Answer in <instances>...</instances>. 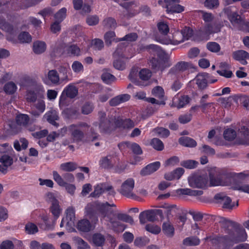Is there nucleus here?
I'll return each mask as SVG.
<instances>
[{"label": "nucleus", "instance_id": "f257e3e1", "mask_svg": "<svg viewBox=\"0 0 249 249\" xmlns=\"http://www.w3.org/2000/svg\"><path fill=\"white\" fill-rule=\"evenodd\" d=\"M113 207H115L113 203L110 204L107 202H102L97 201V212L100 215L102 223L108 226L110 224L114 230L122 231L125 229L124 226L112 217V216L115 215L112 209Z\"/></svg>", "mask_w": 249, "mask_h": 249}, {"label": "nucleus", "instance_id": "f03ea898", "mask_svg": "<svg viewBox=\"0 0 249 249\" xmlns=\"http://www.w3.org/2000/svg\"><path fill=\"white\" fill-rule=\"evenodd\" d=\"M151 48L154 50V56L157 57L152 58L150 60L151 66L154 69H163L170 65V63L168 62L169 57L163 50L155 45H151Z\"/></svg>", "mask_w": 249, "mask_h": 249}, {"label": "nucleus", "instance_id": "7ed1b4c3", "mask_svg": "<svg viewBox=\"0 0 249 249\" xmlns=\"http://www.w3.org/2000/svg\"><path fill=\"white\" fill-rule=\"evenodd\" d=\"M209 176V186H228L231 182L230 178H223L221 176L220 170L216 167H212L208 170Z\"/></svg>", "mask_w": 249, "mask_h": 249}, {"label": "nucleus", "instance_id": "20e7f679", "mask_svg": "<svg viewBox=\"0 0 249 249\" xmlns=\"http://www.w3.org/2000/svg\"><path fill=\"white\" fill-rule=\"evenodd\" d=\"M5 6L0 2V13L5 9ZM0 29L5 32L6 34L7 39L13 43H16L15 36L17 31L12 25L7 22L2 15L0 14Z\"/></svg>", "mask_w": 249, "mask_h": 249}, {"label": "nucleus", "instance_id": "39448f33", "mask_svg": "<svg viewBox=\"0 0 249 249\" xmlns=\"http://www.w3.org/2000/svg\"><path fill=\"white\" fill-rule=\"evenodd\" d=\"M89 127V125L87 123L81 122L70 125L68 127V130L70 132L73 141H83L85 135L81 129Z\"/></svg>", "mask_w": 249, "mask_h": 249}, {"label": "nucleus", "instance_id": "423d86ee", "mask_svg": "<svg viewBox=\"0 0 249 249\" xmlns=\"http://www.w3.org/2000/svg\"><path fill=\"white\" fill-rule=\"evenodd\" d=\"M99 116L100 118L99 128L101 132L107 133L117 127L115 123L116 121V118L111 120L106 119V113L103 112H100Z\"/></svg>", "mask_w": 249, "mask_h": 249}, {"label": "nucleus", "instance_id": "0eeeda50", "mask_svg": "<svg viewBox=\"0 0 249 249\" xmlns=\"http://www.w3.org/2000/svg\"><path fill=\"white\" fill-rule=\"evenodd\" d=\"M135 181L132 178L125 180L122 184L119 192L123 196L128 198H135L136 195L133 193Z\"/></svg>", "mask_w": 249, "mask_h": 249}, {"label": "nucleus", "instance_id": "6e6552de", "mask_svg": "<svg viewBox=\"0 0 249 249\" xmlns=\"http://www.w3.org/2000/svg\"><path fill=\"white\" fill-rule=\"evenodd\" d=\"M189 185L193 188H204L208 185V178L205 175H192L188 177Z\"/></svg>", "mask_w": 249, "mask_h": 249}, {"label": "nucleus", "instance_id": "1a4fd4ad", "mask_svg": "<svg viewBox=\"0 0 249 249\" xmlns=\"http://www.w3.org/2000/svg\"><path fill=\"white\" fill-rule=\"evenodd\" d=\"M52 174L53 180L59 186L65 187L68 193L71 195H74L76 189L74 185L68 183L56 171H53Z\"/></svg>", "mask_w": 249, "mask_h": 249}, {"label": "nucleus", "instance_id": "9d476101", "mask_svg": "<svg viewBox=\"0 0 249 249\" xmlns=\"http://www.w3.org/2000/svg\"><path fill=\"white\" fill-rule=\"evenodd\" d=\"M78 94V89L73 84H69L66 86L62 92V94L59 99V106L62 107L65 104L66 98L64 97L66 95L67 97L73 98Z\"/></svg>", "mask_w": 249, "mask_h": 249}, {"label": "nucleus", "instance_id": "9b49d317", "mask_svg": "<svg viewBox=\"0 0 249 249\" xmlns=\"http://www.w3.org/2000/svg\"><path fill=\"white\" fill-rule=\"evenodd\" d=\"M43 82L47 85H58L60 83V77L55 70L49 71L47 74L42 78Z\"/></svg>", "mask_w": 249, "mask_h": 249}, {"label": "nucleus", "instance_id": "f8f14e48", "mask_svg": "<svg viewBox=\"0 0 249 249\" xmlns=\"http://www.w3.org/2000/svg\"><path fill=\"white\" fill-rule=\"evenodd\" d=\"M91 220V223L89 220L86 219L79 221L77 224V228L79 231L84 232L90 231L95 227V224L98 221V218L97 217H94Z\"/></svg>", "mask_w": 249, "mask_h": 249}, {"label": "nucleus", "instance_id": "ddd939ff", "mask_svg": "<svg viewBox=\"0 0 249 249\" xmlns=\"http://www.w3.org/2000/svg\"><path fill=\"white\" fill-rule=\"evenodd\" d=\"M75 212V209L73 207H68L65 211L66 217L64 218L66 219V229L69 231H71L74 226Z\"/></svg>", "mask_w": 249, "mask_h": 249}, {"label": "nucleus", "instance_id": "4468645a", "mask_svg": "<svg viewBox=\"0 0 249 249\" xmlns=\"http://www.w3.org/2000/svg\"><path fill=\"white\" fill-rule=\"evenodd\" d=\"M158 41L164 44L177 45L185 41V39L183 35H182V31H177L173 33L172 39H159Z\"/></svg>", "mask_w": 249, "mask_h": 249}, {"label": "nucleus", "instance_id": "2eb2a0df", "mask_svg": "<svg viewBox=\"0 0 249 249\" xmlns=\"http://www.w3.org/2000/svg\"><path fill=\"white\" fill-rule=\"evenodd\" d=\"M225 13L231 24L238 28L243 21L241 17L237 12L231 11L229 8L225 10Z\"/></svg>", "mask_w": 249, "mask_h": 249}, {"label": "nucleus", "instance_id": "dca6fc26", "mask_svg": "<svg viewBox=\"0 0 249 249\" xmlns=\"http://www.w3.org/2000/svg\"><path fill=\"white\" fill-rule=\"evenodd\" d=\"M167 13H180L184 11V7L178 4L179 0H165Z\"/></svg>", "mask_w": 249, "mask_h": 249}, {"label": "nucleus", "instance_id": "f3484780", "mask_svg": "<svg viewBox=\"0 0 249 249\" xmlns=\"http://www.w3.org/2000/svg\"><path fill=\"white\" fill-rule=\"evenodd\" d=\"M217 203L223 204L225 208L231 209L234 207V203L231 202V198L223 194H217L214 196Z\"/></svg>", "mask_w": 249, "mask_h": 249}, {"label": "nucleus", "instance_id": "a211bd4d", "mask_svg": "<svg viewBox=\"0 0 249 249\" xmlns=\"http://www.w3.org/2000/svg\"><path fill=\"white\" fill-rule=\"evenodd\" d=\"M156 213L154 210H148L141 213L139 220L141 224H145L147 221H154L156 219Z\"/></svg>", "mask_w": 249, "mask_h": 249}, {"label": "nucleus", "instance_id": "6ab92c4d", "mask_svg": "<svg viewBox=\"0 0 249 249\" xmlns=\"http://www.w3.org/2000/svg\"><path fill=\"white\" fill-rule=\"evenodd\" d=\"M59 119L58 112L53 109L47 111L43 116L42 119L46 120L49 123L56 127H58V124L55 122Z\"/></svg>", "mask_w": 249, "mask_h": 249}, {"label": "nucleus", "instance_id": "aec40b11", "mask_svg": "<svg viewBox=\"0 0 249 249\" xmlns=\"http://www.w3.org/2000/svg\"><path fill=\"white\" fill-rule=\"evenodd\" d=\"M190 98L187 95L175 96L173 99L174 106L178 108L183 107L185 105L189 103Z\"/></svg>", "mask_w": 249, "mask_h": 249}, {"label": "nucleus", "instance_id": "412c9836", "mask_svg": "<svg viewBox=\"0 0 249 249\" xmlns=\"http://www.w3.org/2000/svg\"><path fill=\"white\" fill-rule=\"evenodd\" d=\"M85 211L86 215L90 219H93L97 212V201L88 204L85 207Z\"/></svg>", "mask_w": 249, "mask_h": 249}, {"label": "nucleus", "instance_id": "4be33fe9", "mask_svg": "<svg viewBox=\"0 0 249 249\" xmlns=\"http://www.w3.org/2000/svg\"><path fill=\"white\" fill-rule=\"evenodd\" d=\"M208 74L206 73H199L196 77L194 81L200 89H204L207 87Z\"/></svg>", "mask_w": 249, "mask_h": 249}, {"label": "nucleus", "instance_id": "5701e85b", "mask_svg": "<svg viewBox=\"0 0 249 249\" xmlns=\"http://www.w3.org/2000/svg\"><path fill=\"white\" fill-rule=\"evenodd\" d=\"M11 157H14V155L11 156L5 154L0 159V161L3 164V165H0V171L2 172H5L7 167L12 164L13 160Z\"/></svg>", "mask_w": 249, "mask_h": 249}, {"label": "nucleus", "instance_id": "b1692460", "mask_svg": "<svg viewBox=\"0 0 249 249\" xmlns=\"http://www.w3.org/2000/svg\"><path fill=\"white\" fill-rule=\"evenodd\" d=\"M97 125V124L96 123L93 124V126L91 127L90 130L87 132L86 134V135L84 136L83 142H93L96 140L98 138L99 135L97 132H95V129L94 128L96 127Z\"/></svg>", "mask_w": 249, "mask_h": 249}, {"label": "nucleus", "instance_id": "393cba45", "mask_svg": "<svg viewBox=\"0 0 249 249\" xmlns=\"http://www.w3.org/2000/svg\"><path fill=\"white\" fill-rule=\"evenodd\" d=\"M178 195H188L190 196H200L203 194L201 190H194L189 188L179 189L176 190Z\"/></svg>", "mask_w": 249, "mask_h": 249}, {"label": "nucleus", "instance_id": "a878e982", "mask_svg": "<svg viewBox=\"0 0 249 249\" xmlns=\"http://www.w3.org/2000/svg\"><path fill=\"white\" fill-rule=\"evenodd\" d=\"M233 57L234 59L240 61L243 65L247 63L246 59L249 58V53L243 50H239L233 53Z\"/></svg>", "mask_w": 249, "mask_h": 249}, {"label": "nucleus", "instance_id": "bb28decb", "mask_svg": "<svg viewBox=\"0 0 249 249\" xmlns=\"http://www.w3.org/2000/svg\"><path fill=\"white\" fill-rule=\"evenodd\" d=\"M119 146L120 148L122 147H128L131 149L133 152L137 155L141 154L142 152V150L140 146L136 143H130L126 142L119 144Z\"/></svg>", "mask_w": 249, "mask_h": 249}, {"label": "nucleus", "instance_id": "cd10ccee", "mask_svg": "<svg viewBox=\"0 0 249 249\" xmlns=\"http://www.w3.org/2000/svg\"><path fill=\"white\" fill-rule=\"evenodd\" d=\"M16 120L18 125L26 128L30 123V118L27 114H20L17 116Z\"/></svg>", "mask_w": 249, "mask_h": 249}, {"label": "nucleus", "instance_id": "c85d7f7f", "mask_svg": "<svg viewBox=\"0 0 249 249\" xmlns=\"http://www.w3.org/2000/svg\"><path fill=\"white\" fill-rule=\"evenodd\" d=\"M47 45L44 41L37 40L35 41L33 44V52L37 54L43 53L46 50Z\"/></svg>", "mask_w": 249, "mask_h": 249}, {"label": "nucleus", "instance_id": "c756f323", "mask_svg": "<svg viewBox=\"0 0 249 249\" xmlns=\"http://www.w3.org/2000/svg\"><path fill=\"white\" fill-rule=\"evenodd\" d=\"M160 163L159 161L151 163L141 171V174L143 176L151 174L157 171L160 168Z\"/></svg>", "mask_w": 249, "mask_h": 249}, {"label": "nucleus", "instance_id": "7c9ffc66", "mask_svg": "<svg viewBox=\"0 0 249 249\" xmlns=\"http://www.w3.org/2000/svg\"><path fill=\"white\" fill-rule=\"evenodd\" d=\"M115 123L117 127H122L126 129L132 128L135 125L134 122L129 119L123 120L121 119L118 118L116 119V121Z\"/></svg>", "mask_w": 249, "mask_h": 249}, {"label": "nucleus", "instance_id": "2f4dec72", "mask_svg": "<svg viewBox=\"0 0 249 249\" xmlns=\"http://www.w3.org/2000/svg\"><path fill=\"white\" fill-rule=\"evenodd\" d=\"M249 130L248 128L245 126H242L239 130L237 137L241 140L242 143L249 144Z\"/></svg>", "mask_w": 249, "mask_h": 249}, {"label": "nucleus", "instance_id": "473e14b6", "mask_svg": "<svg viewBox=\"0 0 249 249\" xmlns=\"http://www.w3.org/2000/svg\"><path fill=\"white\" fill-rule=\"evenodd\" d=\"M114 216H112V217H113L114 220L119 222L121 224L122 223L120 221H122L125 222L129 223L131 224H132L134 222L133 218L127 214L119 213L117 214L114 213ZM123 225L124 226V227H125V226L124 224ZM125 228L126 227H125Z\"/></svg>", "mask_w": 249, "mask_h": 249}, {"label": "nucleus", "instance_id": "72a5a7b5", "mask_svg": "<svg viewBox=\"0 0 249 249\" xmlns=\"http://www.w3.org/2000/svg\"><path fill=\"white\" fill-rule=\"evenodd\" d=\"M221 27V25H216L215 24H213L212 25L208 24L204 27L202 32L204 35L207 36L211 34L219 32Z\"/></svg>", "mask_w": 249, "mask_h": 249}, {"label": "nucleus", "instance_id": "f704fd0d", "mask_svg": "<svg viewBox=\"0 0 249 249\" xmlns=\"http://www.w3.org/2000/svg\"><path fill=\"white\" fill-rule=\"evenodd\" d=\"M130 99L128 94H122L112 98L109 101V104L112 106H116L121 103L128 101Z\"/></svg>", "mask_w": 249, "mask_h": 249}, {"label": "nucleus", "instance_id": "c9c22d12", "mask_svg": "<svg viewBox=\"0 0 249 249\" xmlns=\"http://www.w3.org/2000/svg\"><path fill=\"white\" fill-rule=\"evenodd\" d=\"M189 63L185 62H180L171 69L170 72L173 74H178L188 68Z\"/></svg>", "mask_w": 249, "mask_h": 249}, {"label": "nucleus", "instance_id": "e433bc0d", "mask_svg": "<svg viewBox=\"0 0 249 249\" xmlns=\"http://www.w3.org/2000/svg\"><path fill=\"white\" fill-rule=\"evenodd\" d=\"M91 241L96 246H102L105 243V238L102 234L96 233L92 235Z\"/></svg>", "mask_w": 249, "mask_h": 249}, {"label": "nucleus", "instance_id": "4c0bfd02", "mask_svg": "<svg viewBox=\"0 0 249 249\" xmlns=\"http://www.w3.org/2000/svg\"><path fill=\"white\" fill-rule=\"evenodd\" d=\"M36 81L34 80L32 77L28 75H24L21 77L18 82V85L22 87H30L34 84V83Z\"/></svg>", "mask_w": 249, "mask_h": 249}, {"label": "nucleus", "instance_id": "58836bf2", "mask_svg": "<svg viewBox=\"0 0 249 249\" xmlns=\"http://www.w3.org/2000/svg\"><path fill=\"white\" fill-rule=\"evenodd\" d=\"M162 231L168 236H172L174 233V228L169 221L164 222L162 225Z\"/></svg>", "mask_w": 249, "mask_h": 249}, {"label": "nucleus", "instance_id": "ea45409f", "mask_svg": "<svg viewBox=\"0 0 249 249\" xmlns=\"http://www.w3.org/2000/svg\"><path fill=\"white\" fill-rule=\"evenodd\" d=\"M77 168V164L75 162H68L61 164L59 169L63 172H72Z\"/></svg>", "mask_w": 249, "mask_h": 249}, {"label": "nucleus", "instance_id": "a19ab883", "mask_svg": "<svg viewBox=\"0 0 249 249\" xmlns=\"http://www.w3.org/2000/svg\"><path fill=\"white\" fill-rule=\"evenodd\" d=\"M179 143L186 147H193L196 145V142L194 140L187 137L180 138L179 139Z\"/></svg>", "mask_w": 249, "mask_h": 249}, {"label": "nucleus", "instance_id": "79ce46f5", "mask_svg": "<svg viewBox=\"0 0 249 249\" xmlns=\"http://www.w3.org/2000/svg\"><path fill=\"white\" fill-rule=\"evenodd\" d=\"M100 166L104 168H110L113 167L112 158L110 156L102 158L100 160Z\"/></svg>", "mask_w": 249, "mask_h": 249}, {"label": "nucleus", "instance_id": "37998d69", "mask_svg": "<svg viewBox=\"0 0 249 249\" xmlns=\"http://www.w3.org/2000/svg\"><path fill=\"white\" fill-rule=\"evenodd\" d=\"M18 40L21 43H29L32 40V36L28 32H21L18 36Z\"/></svg>", "mask_w": 249, "mask_h": 249}, {"label": "nucleus", "instance_id": "c03bdc74", "mask_svg": "<svg viewBox=\"0 0 249 249\" xmlns=\"http://www.w3.org/2000/svg\"><path fill=\"white\" fill-rule=\"evenodd\" d=\"M50 211L54 217L55 220L57 219L62 212V209L60 208L59 202L51 205Z\"/></svg>", "mask_w": 249, "mask_h": 249}, {"label": "nucleus", "instance_id": "a18cd8bd", "mask_svg": "<svg viewBox=\"0 0 249 249\" xmlns=\"http://www.w3.org/2000/svg\"><path fill=\"white\" fill-rule=\"evenodd\" d=\"M33 89L32 90L39 97H42L45 93V89L41 83H37L36 81L34 84L32 86Z\"/></svg>", "mask_w": 249, "mask_h": 249}, {"label": "nucleus", "instance_id": "49530a36", "mask_svg": "<svg viewBox=\"0 0 249 249\" xmlns=\"http://www.w3.org/2000/svg\"><path fill=\"white\" fill-rule=\"evenodd\" d=\"M223 136L226 140L231 141L236 138L237 135L234 130L231 128H228L224 131Z\"/></svg>", "mask_w": 249, "mask_h": 249}, {"label": "nucleus", "instance_id": "de8ad7c7", "mask_svg": "<svg viewBox=\"0 0 249 249\" xmlns=\"http://www.w3.org/2000/svg\"><path fill=\"white\" fill-rule=\"evenodd\" d=\"M104 192V184H97L94 187V191L92 192L90 196L92 197H98Z\"/></svg>", "mask_w": 249, "mask_h": 249}, {"label": "nucleus", "instance_id": "09e8293b", "mask_svg": "<svg viewBox=\"0 0 249 249\" xmlns=\"http://www.w3.org/2000/svg\"><path fill=\"white\" fill-rule=\"evenodd\" d=\"M101 78L105 83L108 84L114 82L116 79L114 75L106 71H104Z\"/></svg>", "mask_w": 249, "mask_h": 249}, {"label": "nucleus", "instance_id": "8fccbe9b", "mask_svg": "<svg viewBox=\"0 0 249 249\" xmlns=\"http://www.w3.org/2000/svg\"><path fill=\"white\" fill-rule=\"evenodd\" d=\"M67 9L65 7L60 9L54 15L56 21L61 22L66 17Z\"/></svg>", "mask_w": 249, "mask_h": 249}, {"label": "nucleus", "instance_id": "3c124183", "mask_svg": "<svg viewBox=\"0 0 249 249\" xmlns=\"http://www.w3.org/2000/svg\"><path fill=\"white\" fill-rule=\"evenodd\" d=\"M3 89L6 93L11 94L16 92L17 87L14 82H9L4 85Z\"/></svg>", "mask_w": 249, "mask_h": 249}, {"label": "nucleus", "instance_id": "603ef678", "mask_svg": "<svg viewBox=\"0 0 249 249\" xmlns=\"http://www.w3.org/2000/svg\"><path fill=\"white\" fill-rule=\"evenodd\" d=\"M70 71L65 68L61 67L59 69V72L61 75L60 77V82H68L70 80V79L68 77V74L70 73Z\"/></svg>", "mask_w": 249, "mask_h": 249}, {"label": "nucleus", "instance_id": "864d4df0", "mask_svg": "<svg viewBox=\"0 0 249 249\" xmlns=\"http://www.w3.org/2000/svg\"><path fill=\"white\" fill-rule=\"evenodd\" d=\"M150 144L155 149L158 151H161L164 148L163 142L158 138L153 139Z\"/></svg>", "mask_w": 249, "mask_h": 249}, {"label": "nucleus", "instance_id": "5fc2aeb1", "mask_svg": "<svg viewBox=\"0 0 249 249\" xmlns=\"http://www.w3.org/2000/svg\"><path fill=\"white\" fill-rule=\"evenodd\" d=\"M67 53L70 55H79L80 53V48L75 45H71L66 47Z\"/></svg>", "mask_w": 249, "mask_h": 249}, {"label": "nucleus", "instance_id": "6e6d98bb", "mask_svg": "<svg viewBox=\"0 0 249 249\" xmlns=\"http://www.w3.org/2000/svg\"><path fill=\"white\" fill-rule=\"evenodd\" d=\"M14 152L12 147L8 143L0 145V153H7L8 155L13 156V153Z\"/></svg>", "mask_w": 249, "mask_h": 249}, {"label": "nucleus", "instance_id": "4d7b16f0", "mask_svg": "<svg viewBox=\"0 0 249 249\" xmlns=\"http://www.w3.org/2000/svg\"><path fill=\"white\" fill-rule=\"evenodd\" d=\"M26 232L29 234H34L38 232V228L32 223H27L25 227Z\"/></svg>", "mask_w": 249, "mask_h": 249}, {"label": "nucleus", "instance_id": "13d9d810", "mask_svg": "<svg viewBox=\"0 0 249 249\" xmlns=\"http://www.w3.org/2000/svg\"><path fill=\"white\" fill-rule=\"evenodd\" d=\"M198 162L194 160H187L181 162V165L188 169H193L197 167Z\"/></svg>", "mask_w": 249, "mask_h": 249}, {"label": "nucleus", "instance_id": "bf43d9fd", "mask_svg": "<svg viewBox=\"0 0 249 249\" xmlns=\"http://www.w3.org/2000/svg\"><path fill=\"white\" fill-rule=\"evenodd\" d=\"M74 241L77 245L78 249H89L90 246L82 238L75 237Z\"/></svg>", "mask_w": 249, "mask_h": 249}, {"label": "nucleus", "instance_id": "052dcab7", "mask_svg": "<svg viewBox=\"0 0 249 249\" xmlns=\"http://www.w3.org/2000/svg\"><path fill=\"white\" fill-rule=\"evenodd\" d=\"M139 75L140 78L142 80L147 81L151 77V72L149 70L143 69L140 71Z\"/></svg>", "mask_w": 249, "mask_h": 249}, {"label": "nucleus", "instance_id": "680f3d73", "mask_svg": "<svg viewBox=\"0 0 249 249\" xmlns=\"http://www.w3.org/2000/svg\"><path fill=\"white\" fill-rule=\"evenodd\" d=\"M115 33L113 31L106 33L104 36V39L106 44L110 45L112 42L115 40Z\"/></svg>", "mask_w": 249, "mask_h": 249}, {"label": "nucleus", "instance_id": "e2e57ef3", "mask_svg": "<svg viewBox=\"0 0 249 249\" xmlns=\"http://www.w3.org/2000/svg\"><path fill=\"white\" fill-rule=\"evenodd\" d=\"M104 25L108 28H115L117 23L115 19L112 18H107L104 20Z\"/></svg>", "mask_w": 249, "mask_h": 249}, {"label": "nucleus", "instance_id": "0e129e2a", "mask_svg": "<svg viewBox=\"0 0 249 249\" xmlns=\"http://www.w3.org/2000/svg\"><path fill=\"white\" fill-rule=\"evenodd\" d=\"M37 97L39 96L31 89L27 90L26 94V99L28 102H35L36 100Z\"/></svg>", "mask_w": 249, "mask_h": 249}, {"label": "nucleus", "instance_id": "69168bd1", "mask_svg": "<svg viewBox=\"0 0 249 249\" xmlns=\"http://www.w3.org/2000/svg\"><path fill=\"white\" fill-rule=\"evenodd\" d=\"M183 244L186 246H196L199 244V240L196 237H188L184 240Z\"/></svg>", "mask_w": 249, "mask_h": 249}, {"label": "nucleus", "instance_id": "338daca9", "mask_svg": "<svg viewBox=\"0 0 249 249\" xmlns=\"http://www.w3.org/2000/svg\"><path fill=\"white\" fill-rule=\"evenodd\" d=\"M153 131L161 137H167L169 135V131L163 127L155 128Z\"/></svg>", "mask_w": 249, "mask_h": 249}, {"label": "nucleus", "instance_id": "774afa93", "mask_svg": "<svg viewBox=\"0 0 249 249\" xmlns=\"http://www.w3.org/2000/svg\"><path fill=\"white\" fill-rule=\"evenodd\" d=\"M207 49L212 52L217 53L220 50V45L216 42H210L207 44Z\"/></svg>", "mask_w": 249, "mask_h": 249}]
</instances>
